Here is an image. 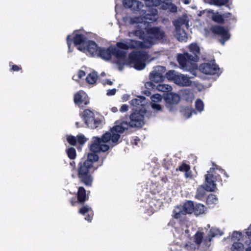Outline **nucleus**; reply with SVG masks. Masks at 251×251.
Wrapping results in <instances>:
<instances>
[{
  "instance_id": "38",
  "label": "nucleus",
  "mask_w": 251,
  "mask_h": 251,
  "mask_svg": "<svg viewBox=\"0 0 251 251\" xmlns=\"http://www.w3.org/2000/svg\"><path fill=\"white\" fill-rule=\"evenodd\" d=\"M68 157L71 159H74L76 156L75 150L73 148H70L67 150Z\"/></svg>"
},
{
  "instance_id": "31",
  "label": "nucleus",
  "mask_w": 251,
  "mask_h": 251,
  "mask_svg": "<svg viewBox=\"0 0 251 251\" xmlns=\"http://www.w3.org/2000/svg\"><path fill=\"white\" fill-rule=\"evenodd\" d=\"M244 245L240 242H234L231 248V251H244Z\"/></svg>"
},
{
  "instance_id": "55",
  "label": "nucleus",
  "mask_w": 251,
  "mask_h": 251,
  "mask_svg": "<svg viewBox=\"0 0 251 251\" xmlns=\"http://www.w3.org/2000/svg\"><path fill=\"white\" fill-rule=\"evenodd\" d=\"M231 14L230 13H225L223 15V19H224V18H228V17H229L230 16Z\"/></svg>"
},
{
  "instance_id": "49",
  "label": "nucleus",
  "mask_w": 251,
  "mask_h": 251,
  "mask_svg": "<svg viewBox=\"0 0 251 251\" xmlns=\"http://www.w3.org/2000/svg\"><path fill=\"white\" fill-rule=\"evenodd\" d=\"M102 83L104 85H105L106 84H108V85H111L113 84L112 81H111L109 79H107V80H103V81H102Z\"/></svg>"
},
{
  "instance_id": "12",
  "label": "nucleus",
  "mask_w": 251,
  "mask_h": 251,
  "mask_svg": "<svg viewBox=\"0 0 251 251\" xmlns=\"http://www.w3.org/2000/svg\"><path fill=\"white\" fill-rule=\"evenodd\" d=\"M211 30L215 34H218L221 36V38L220 42L224 45L225 42L229 40L230 35L227 29L221 26H213L211 28Z\"/></svg>"
},
{
  "instance_id": "10",
  "label": "nucleus",
  "mask_w": 251,
  "mask_h": 251,
  "mask_svg": "<svg viewBox=\"0 0 251 251\" xmlns=\"http://www.w3.org/2000/svg\"><path fill=\"white\" fill-rule=\"evenodd\" d=\"M77 49L92 56H97L100 53V48L97 47L95 42L92 41H87L83 47H78Z\"/></svg>"
},
{
  "instance_id": "41",
  "label": "nucleus",
  "mask_w": 251,
  "mask_h": 251,
  "mask_svg": "<svg viewBox=\"0 0 251 251\" xmlns=\"http://www.w3.org/2000/svg\"><path fill=\"white\" fill-rule=\"evenodd\" d=\"M67 139L68 143L72 145H75L77 142L76 137L73 136H68Z\"/></svg>"
},
{
  "instance_id": "6",
  "label": "nucleus",
  "mask_w": 251,
  "mask_h": 251,
  "mask_svg": "<svg viewBox=\"0 0 251 251\" xmlns=\"http://www.w3.org/2000/svg\"><path fill=\"white\" fill-rule=\"evenodd\" d=\"M190 52L194 54L193 56L188 53L179 54L177 56V60L182 69L191 72L198 68L196 62L199 60L198 55L200 53V48L197 44H192L189 46Z\"/></svg>"
},
{
  "instance_id": "46",
  "label": "nucleus",
  "mask_w": 251,
  "mask_h": 251,
  "mask_svg": "<svg viewBox=\"0 0 251 251\" xmlns=\"http://www.w3.org/2000/svg\"><path fill=\"white\" fill-rule=\"evenodd\" d=\"M128 110V105L126 104H123L120 108V111L121 112H125Z\"/></svg>"
},
{
  "instance_id": "24",
  "label": "nucleus",
  "mask_w": 251,
  "mask_h": 251,
  "mask_svg": "<svg viewBox=\"0 0 251 251\" xmlns=\"http://www.w3.org/2000/svg\"><path fill=\"white\" fill-rule=\"evenodd\" d=\"M176 31L175 36L176 38L180 41H185L187 39L186 33L184 31V29L181 27L178 28H176Z\"/></svg>"
},
{
  "instance_id": "16",
  "label": "nucleus",
  "mask_w": 251,
  "mask_h": 251,
  "mask_svg": "<svg viewBox=\"0 0 251 251\" xmlns=\"http://www.w3.org/2000/svg\"><path fill=\"white\" fill-rule=\"evenodd\" d=\"M189 18L187 15H184L182 17L179 18L174 23L176 28L181 27L184 29V27L188 28L189 27Z\"/></svg>"
},
{
  "instance_id": "53",
  "label": "nucleus",
  "mask_w": 251,
  "mask_h": 251,
  "mask_svg": "<svg viewBox=\"0 0 251 251\" xmlns=\"http://www.w3.org/2000/svg\"><path fill=\"white\" fill-rule=\"evenodd\" d=\"M73 79L75 81H78L79 79H80V77H78V75H77V74H76V75H74V76H73Z\"/></svg>"
},
{
  "instance_id": "20",
  "label": "nucleus",
  "mask_w": 251,
  "mask_h": 251,
  "mask_svg": "<svg viewBox=\"0 0 251 251\" xmlns=\"http://www.w3.org/2000/svg\"><path fill=\"white\" fill-rule=\"evenodd\" d=\"M162 3L163 9L169 10L170 12H176L177 11L176 6L170 1V0H158Z\"/></svg>"
},
{
  "instance_id": "48",
  "label": "nucleus",
  "mask_w": 251,
  "mask_h": 251,
  "mask_svg": "<svg viewBox=\"0 0 251 251\" xmlns=\"http://www.w3.org/2000/svg\"><path fill=\"white\" fill-rule=\"evenodd\" d=\"M77 75H78V77H80V78H82L83 77H84L85 75V73L82 70H79L77 73Z\"/></svg>"
},
{
  "instance_id": "51",
  "label": "nucleus",
  "mask_w": 251,
  "mask_h": 251,
  "mask_svg": "<svg viewBox=\"0 0 251 251\" xmlns=\"http://www.w3.org/2000/svg\"><path fill=\"white\" fill-rule=\"evenodd\" d=\"M185 176L187 178L190 177L191 176V173L190 171V170H188L185 172Z\"/></svg>"
},
{
  "instance_id": "37",
  "label": "nucleus",
  "mask_w": 251,
  "mask_h": 251,
  "mask_svg": "<svg viewBox=\"0 0 251 251\" xmlns=\"http://www.w3.org/2000/svg\"><path fill=\"white\" fill-rule=\"evenodd\" d=\"M203 101L200 99L197 100L195 102L196 109L198 112H201L203 109Z\"/></svg>"
},
{
  "instance_id": "35",
  "label": "nucleus",
  "mask_w": 251,
  "mask_h": 251,
  "mask_svg": "<svg viewBox=\"0 0 251 251\" xmlns=\"http://www.w3.org/2000/svg\"><path fill=\"white\" fill-rule=\"evenodd\" d=\"M228 2V0H210L209 3L217 6L226 5Z\"/></svg>"
},
{
  "instance_id": "7",
  "label": "nucleus",
  "mask_w": 251,
  "mask_h": 251,
  "mask_svg": "<svg viewBox=\"0 0 251 251\" xmlns=\"http://www.w3.org/2000/svg\"><path fill=\"white\" fill-rule=\"evenodd\" d=\"M220 173L224 174L227 176L224 170L213 165V167L211 168L207 172V174L205 177V190L212 192L217 189L216 182L220 180Z\"/></svg>"
},
{
  "instance_id": "3",
  "label": "nucleus",
  "mask_w": 251,
  "mask_h": 251,
  "mask_svg": "<svg viewBox=\"0 0 251 251\" xmlns=\"http://www.w3.org/2000/svg\"><path fill=\"white\" fill-rule=\"evenodd\" d=\"M134 112L131 114L130 122H122L116 123V125L110 130L106 132L103 135V140L100 141L99 139H95V143L92 146L93 151H98L100 150H107L110 146L117 144L120 137V134L129 126L140 127L144 124V116L146 114V110L139 111L134 109Z\"/></svg>"
},
{
  "instance_id": "13",
  "label": "nucleus",
  "mask_w": 251,
  "mask_h": 251,
  "mask_svg": "<svg viewBox=\"0 0 251 251\" xmlns=\"http://www.w3.org/2000/svg\"><path fill=\"white\" fill-rule=\"evenodd\" d=\"M74 101L79 106L87 105L89 103L88 96L83 91L78 92L75 95Z\"/></svg>"
},
{
  "instance_id": "54",
  "label": "nucleus",
  "mask_w": 251,
  "mask_h": 251,
  "mask_svg": "<svg viewBox=\"0 0 251 251\" xmlns=\"http://www.w3.org/2000/svg\"><path fill=\"white\" fill-rule=\"evenodd\" d=\"M122 99L124 100V101H126L128 99H129V96L128 95H124L123 97H122Z\"/></svg>"
},
{
  "instance_id": "25",
  "label": "nucleus",
  "mask_w": 251,
  "mask_h": 251,
  "mask_svg": "<svg viewBox=\"0 0 251 251\" xmlns=\"http://www.w3.org/2000/svg\"><path fill=\"white\" fill-rule=\"evenodd\" d=\"M98 78V75L96 72H92L89 73L86 77V82L90 85L96 84Z\"/></svg>"
},
{
  "instance_id": "5",
  "label": "nucleus",
  "mask_w": 251,
  "mask_h": 251,
  "mask_svg": "<svg viewBox=\"0 0 251 251\" xmlns=\"http://www.w3.org/2000/svg\"><path fill=\"white\" fill-rule=\"evenodd\" d=\"M99 139L100 141L103 140V136L101 138L98 137H93V143L90 146V150L93 152L89 153L88 155L87 160L83 162L82 164L80 163V166L78 170V177L80 181L83 183L85 185L87 186H90L92 184L93 181V178L90 174V169L92 167L93 163L98 160L99 157L95 154V152H98L100 151H106L109 150L110 146L107 150L103 151L100 150L98 151H93L91 149L92 146L95 143V139Z\"/></svg>"
},
{
  "instance_id": "19",
  "label": "nucleus",
  "mask_w": 251,
  "mask_h": 251,
  "mask_svg": "<svg viewBox=\"0 0 251 251\" xmlns=\"http://www.w3.org/2000/svg\"><path fill=\"white\" fill-rule=\"evenodd\" d=\"M74 43L75 46L83 47L87 41L85 40V38L83 35L74 33Z\"/></svg>"
},
{
  "instance_id": "27",
  "label": "nucleus",
  "mask_w": 251,
  "mask_h": 251,
  "mask_svg": "<svg viewBox=\"0 0 251 251\" xmlns=\"http://www.w3.org/2000/svg\"><path fill=\"white\" fill-rule=\"evenodd\" d=\"M218 201L217 198L214 194H210L207 197L206 203L209 207H213Z\"/></svg>"
},
{
  "instance_id": "52",
  "label": "nucleus",
  "mask_w": 251,
  "mask_h": 251,
  "mask_svg": "<svg viewBox=\"0 0 251 251\" xmlns=\"http://www.w3.org/2000/svg\"><path fill=\"white\" fill-rule=\"evenodd\" d=\"M246 233L248 236H251V225L247 229Z\"/></svg>"
},
{
  "instance_id": "50",
  "label": "nucleus",
  "mask_w": 251,
  "mask_h": 251,
  "mask_svg": "<svg viewBox=\"0 0 251 251\" xmlns=\"http://www.w3.org/2000/svg\"><path fill=\"white\" fill-rule=\"evenodd\" d=\"M11 69L13 71H18L21 69V68L17 65H12Z\"/></svg>"
},
{
  "instance_id": "4",
  "label": "nucleus",
  "mask_w": 251,
  "mask_h": 251,
  "mask_svg": "<svg viewBox=\"0 0 251 251\" xmlns=\"http://www.w3.org/2000/svg\"><path fill=\"white\" fill-rule=\"evenodd\" d=\"M194 211V203L191 201H187L182 205H178L175 207L173 217L177 220H179L180 223L176 226L174 235L178 238L189 237L190 236L189 230L185 221L186 215L191 214Z\"/></svg>"
},
{
  "instance_id": "1",
  "label": "nucleus",
  "mask_w": 251,
  "mask_h": 251,
  "mask_svg": "<svg viewBox=\"0 0 251 251\" xmlns=\"http://www.w3.org/2000/svg\"><path fill=\"white\" fill-rule=\"evenodd\" d=\"M123 4L131 10L139 11L141 15L140 17L130 18L131 25L136 29L129 32V37L143 39L142 45L145 48H151L157 40L164 39V31L157 27H151V23L156 21L158 18L155 8L144 6L142 2L136 0H124Z\"/></svg>"
},
{
  "instance_id": "45",
  "label": "nucleus",
  "mask_w": 251,
  "mask_h": 251,
  "mask_svg": "<svg viewBox=\"0 0 251 251\" xmlns=\"http://www.w3.org/2000/svg\"><path fill=\"white\" fill-rule=\"evenodd\" d=\"M70 37H71V36L70 35H68L67 36V44H68V49H69V52H71L72 50H71V45L72 44V42H71V40L70 39Z\"/></svg>"
},
{
  "instance_id": "47",
  "label": "nucleus",
  "mask_w": 251,
  "mask_h": 251,
  "mask_svg": "<svg viewBox=\"0 0 251 251\" xmlns=\"http://www.w3.org/2000/svg\"><path fill=\"white\" fill-rule=\"evenodd\" d=\"M246 244L248 245V247L246 249V251H251V240L249 239L246 241Z\"/></svg>"
},
{
  "instance_id": "2",
  "label": "nucleus",
  "mask_w": 251,
  "mask_h": 251,
  "mask_svg": "<svg viewBox=\"0 0 251 251\" xmlns=\"http://www.w3.org/2000/svg\"><path fill=\"white\" fill-rule=\"evenodd\" d=\"M138 47L144 48L141 42L130 39L117 43L116 46H110L108 49L100 48V53L97 56L108 60L113 55L117 59L120 70H122L121 65H130L136 70H141L145 68V62L148 59L146 52L133 51L129 54L128 58L126 57V50Z\"/></svg>"
},
{
  "instance_id": "14",
  "label": "nucleus",
  "mask_w": 251,
  "mask_h": 251,
  "mask_svg": "<svg viewBox=\"0 0 251 251\" xmlns=\"http://www.w3.org/2000/svg\"><path fill=\"white\" fill-rule=\"evenodd\" d=\"M145 103V98L142 96H139L130 101L131 105L134 107L133 110L134 109H138L139 111L146 110Z\"/></svg>"
},
{
  "instance_id": "23",
  "label": "nucleus",
  "mask_w": 251,
  "mask_h": 251,
  "mask_svg": "<svg viewBox=\"0 0 251 251\" xmlns=\"http://www.w3.org/2000/svg\"><path fill=\"white\" fill-rule=\"evenodd\" d=\"M208 12L213 21L218 23H224V19L223 15L220 14L218 12H214L213 10H208Z\"/></svg>"
},
{
  "instance_id": "42",
  "label": "nucleus",
  "mask_w": 251,
  "mask_h": 251,
  "mask_svg": "<svg viewBox=\"0 0 251 251\" xmlns=\"http://www.w3.org/2000/svg\"><path fill=\"white\" fill-rule=\"evenodd\" d=\"M77 142L80 144H83L86 141V139L82 134H79L76 137Z\"/></svg>"
},
{
  "instance_id": "28",
  "label": "nucleus",
  "mask_w": 251,
  "mask_h": 251,
  "mask_svg": "<svg viewBox=\"0 0 251 251\" xmlns=\"http://www.w3.org/2000/svg\"><path fill=\"white\" fill-rule=\"evenodd\" d=\"M86 191L83 187H79L77 193V198L78 201L83 202L86 201Z\"/></svg>"
},
{
  "instance_id": "34",
  "label": "nucleus",
  "mask_w": 251,
  "mask_h": 251,
  "mask_svg": "<svg viewBox=\"0 0 251 251\" xmlns=\"http://www.w3.org/2000/svg\"><path fill=\"white\" fill-rule=\"evenodd\" d=\"M196 198L200 200H202L204 198V186L202 185L198 189Z\"/></svg>"
},
{
  "instance_id": "59",
  "label": "nucleus",
  "mask_w": 251,
  "mask_h": 251,
  "mask_svg": "<svg viewBox=\"0 0 251 251\" xmlns=\"http://www.w3.org/2000/svg\"><path fill=\"white\" fill-rule=\"evenodd\" d=\"M105 75V73H104V72H103V73H102L101 74V76H104V75Z\"/></svg>"
},
{
  "instance_id": "44",
  "label": "nucleus",
  "mask_w": 251,
  "mask_h": 251,
  "mask_svg": "<svg viewBox=\"0 0 251 251\" xmlns=\"http://www.w3.org/2000/svg\"><path fill=\"white\" fill-rule=\"evenodd\" d=\"M116 89H112L111 90H108L107 92V95L109 96H113L116 94Z\"/></svg>"
},
{
  "instance_id": "8",
  "label": "nucleus",
  "mask_w": 251,
  "mask_h": 251,
  "mask_svg": "<svg viewBox=\"0 0 251 251\" xmlns=\"http://www.w3.org/2000/svg\"><path fill=\"white\" fill-rule=\"evenodd\" d=\"M80 116L87 127L94 129L99 127L101 124V121L95 118L94 113L89 109L84 110Z\"/></svg>"
},
{
  "instance_id": "56",
  "label": "nucleus",
  "mask_w": 251,
  "mask_h": 251,
  "mask_svg": "<svg viewBox=\"0 0 251 251\" xmlns=\"http://www.w3.org/2000/svg\"><path fill=\"white\" fill-rule=\"evenodd\" d=\"M112 111L113 112H116L117 111V108L116 107H112Z\"/></svg>"
},
{
  "instance_id": "36",
  "label": "nucleus",
  "mask_w": 251,
  "mask_h": 251,
  "mask_svg": "<svg viewBox=\"0 0 251 251\" xmlns=\"http://www.w3.org/2000/svg\"><path fill=\"white\" fill-rule=\"evenodd\" d=\"M203 233L202 232H197L195 234V242L197 245H200L203 239Z\"/></svg>"
},
{
  "instance_id": "32",
  "label": "nucleus",
  "mask_w": 251,
  "mask_h": 251,
  "mask_svg": "<svg viewBox=\"0 0 251 251\" xmlns=\"http://www.w3.org/2000/svg\"><path fill=\"white\" fill-rule=\"evenodd\" d=\"M196 215H198L204 212V206L203 204L199 203L194 206V211Z\"/></svg>"
},
{
  "instance_id": "60",
  "label": "nucleus",
  "mask_w": 251,
  "mask_h": 251,
  "mask_svg": "<svg viewBox=\"0 0 251 251\" xmlns=\"http://www.w3.org/2000/svg\"><path fill=\"white\" fill-rule=\"evenodd\" d=\"M73 163H74V162H73H73H71V163H70V164H71V165H73Z\"/></svg>"
},
{
  "instance_id": "21",
  "label": "nucleus",
  "mask_w": 251,
  "mask_h": 251,
  "mask_svg": "<svg viewBox=\"0 0 251 251\" xmlns=\"http://www.w3.org/2000/svg\"><path fill=\"white\" fill-rule=\"evenodd\" d=\"M180 95L187 101H192L194 96L192 91L189 89H184L180 91Z\"/></svg>"
},
{
  "instance_id": "11",
  "label": "nucleus",
  "mask_w": 251,
  "mask_h": 251,
  "mask_svg": "<svg viewBox=\"0 0 251 251\" xmlns=\"http://www.w3.org/2000/svg\"><path fill=\"white\" fill-rule=\"evenodd\" d=\"M166 69L163 66L155 67L152 71L150 73V80L156 83L162 81L165 78L164 75Z\"/></svg>"
},
{
  "instance_id": "30",
  "label": "nucleus",
  "mask_w": 251,
  "mask_h": 251,
  "mask_svg": "<svg viewBox=\"0 0 251 251\" xmlns=\"http://www.w3.org/2000/svg\"><path fill=\"white\" fill-rule=\"evenodd\" d=\"M181 112L184 117L186 119H188L192 116V109L189 107H183L181 110Z\"/></svg>"
},
{
  "instance_id": "57",
  "label": "nucleus",
  "mask_w": 251,
  "mask_h": 251,
  "mask_svg": "<svg viewBox=\"0 0 251 251\" xmlns=\"http://www.w3.org/2000/svg\"><path fill=\"white\" fill-rule=\"evenodd\" d=\"M183 2L186 4H187L189 3V1L188 0H184Z\"/></svg>"
},
{
  "instance_id": "22",
  "label": "nucleus",
  "mask_w": 251,
  "mask_h": 251,
  "mask_svg": "<svg viewBox=\"0 0 251 251\" xmlns=\"http://www.w3.org/2000/svg\"><path fill=\"white\" fill-rule=\"evenodd\" d=\"M79 212L82 215H85L86 213H88V216L85 217V219L89 222L91 221L93 213L90 207L88 206H84L80 209Z\"/></svg>"
},
{
  "instance_id": "40",
  "label": "nucleus",
  "mask_w": 251,
  "mask_h": 251,
  "mask_svg": "<svg viewBox=\"0 0 251 251\" xmlns=\"http://www.w3.org/2000/svg\"><path fill=\"white\" fill-rule=\"evenodd\" d=\"M242 233L238 231H234L232 234V240L233 241H239L241 238Z\"/></svg>"
},
{
  "instance_id": "18",
  "label": "nucleus",
  "mask_w": 251,
  "mask_h": 251,
  "mask_svg": "<svg viewBox=\"0 0 251 251\" xmlns=\"http://www.w3.org/2000/svg\"><path fill=\"white\" fill-rule=\"evenodd\" d=\"M166 102L171 104H177L179 100V96L175 93L170 92L166 94L165 97Z\"/></svg>"
},
{
  "instance_id": "26",
  "label": "nucleus",
  "mask_w": 251,
  "mask_h": 251,
  "mask_svg": "<svg viewBox=\"0 0 251 251\" xmlns=\"http://www.w3.org/2000/svg\"><path fill=\"white\" fill-rule=\"evenodd\" d=\"M223 234L222 232L220 231L218 229L216 228H212L209 230V235L205 239V245L207 241H210L212 237L221 236Z\"/></svg>"
},
{
  "instance_id": "33",
  "label": "nucleus",
  "mask_w": 251,
  "mask_h": 251,
  "mask_svg": "<svg viewBox=\"0 0 251 251\" xmlns=\"http://www.w3.org/2000/svg\"><path fill=\"white\" fill-rule=\"evenodd\" d=\"M200 245H197L195 244L189 242L185 245V248L186 250L189 251H197L199 249Z\"/></svg>"
},
{
  "instance_id": "9",
  "label": "nucleus",
  "mask_w": 251,
  "mask_h": 251,
  "mask_svg": "<svg viewBox=\"0 0 251 251\" xmlns=\"http://www.w3.org/2000/svg\"><path fill=\"white\" fill-rule=\"evenodd\" d=\"M220 68L215 64L214 61H210L209 63H205V81L207 79L210 82L207 84V87L211 85V82L214 81L213 77H207V75H214L215 74H220Z\"/></svg>"
},
{
  "instance_id": "15",
  "label": "nucleus",
  "mask_w": 251,
  "mask_h": 251,
  "mask_svg": "<svg viewBox=\"0 0 251 251\" xmlns=\"http://www.w3.org/2000/svg\"><path fill=\"white\" fill-rule=\"evenodd\" d=\"M175 83L180 86H189L192 84L190 77L183 74H178L175 79Z\"/></svg>"
},
{
  "instance_id": "39",
  "label": "nucleus",
  "mask_w": 251,
  "mask_h": 251,
  "mask_svg": "<svg viewBox=\"0 0 251 251\" xmlns=\"http://www.w3.org/2000/svg\"><path fill=\"white\" fill-rule=\"evenodd\" d=\"M178 74L175 71H170L166 73V76L168 79L175 81V79Z\"/></svg>"
},
{
  "instance_id": "58",
  "label": "nucleus",
  "mask_w": 251,
  "mask_h": 251,
  "mask_svg": "<svg viewBox=\"0 0 251 251\" xmlns=\"http://www.w3.org/2000/svg\"><path fill=\"white\" fill-rule=\"evenodd\" d=\"M75 125H76L77 127H79L81 126L79 125L78 122H76L75 123Z\"/></svg>"
},
{
  "instance_id": "17",
  "label": "nucleus",
  "mask_w": 251,
  "mask_h": 251,
  "mask_svg": "<svg viewBox=\"0 0 251 251\" xmlns=\"http://www.w3.org/2000/svg\"><path fill=\"white\" fill-rule=\"evenodd\" d=\"M162 99V96L158 94H156L151 97V107L154 110L157 111H161L162 109L161 106L159 103L161 101Z\"/></svg>"
},
{
  "instance_id": "29",
  "label": "nucleus",
  "mask_w": 251,
  "mask_h": 251,
  "mask_svg": "<svg viewBox=\"0 0 251 251\" xmlns=\"http://www.w3.org/2000/svg\"><path fill=\"white\" fill-rule=\"evenodd\" d=\"M156 89L159 91L169 92L172 90V88L171 86L167 84H159L156 86Z\"/></svg>"
},
{
  "instance_id": "43",
  "label": "nucleus",
  "mask_w": 251,
  "mask_h": 251,
  "mask_svg": "<svg viewBox=\"0 0 251 251\" xmlns=\"http://www.w3.org/2000/svg\"><path fill=\"white\" fill-rule=\"evenodd\" d=\"M188 170H190V167L186 164H183L179 167V170L180 171L185 172Z\"/></svg>"
}]
</instances>
